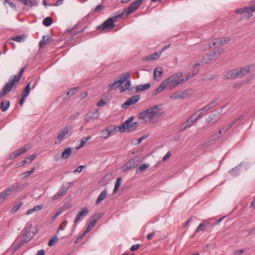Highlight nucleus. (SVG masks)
Here are the masks:
<instances>
[{"label":"nucleus","mask_w":255,"mask_h":255,"mask_svg":"<svg viewBox=\"0 0 255 255\" xmlns=\"http://www.w3.org/2000/svg\"><path fill=\"white\" fill-rule=\"evenodd\" d=\"M8 195L5 192V190L3 191L2 192L0 193V203H1L3 202L4 199L8 197Z\"/></svg>","instance_id":"obj_55"},{"label":"nucleus","mask_w":255,"mask_h":255,"mask_svg":"<svg viewBox=\"0 0 255 255\" xmlns=\"http://www.w3.org/2000/svg\"><path fill=\"white\" fill-rule=\"evenodd\" d=\"M139 100L138 95H134L128 98L123 105L122 108L126 109L129 106L135 104Z\"/></svg>","instance_id":"obj_13"},{"label":"nucleus","mask_w":255,"mask_h":255,"mask_svg":"<svg viewBox=\"0 0 255 255\" xmlns=\"http://www.w3.org/2000/svg\"><path fill=\"white\" fill-rule=\"evenodd\" d=\"M28 150V148H26V147H23L21 148H19L18 149H16L14 150L13 153L10 155V158L11 159H14L24 153H25L27 150Z\"/></svg>","instance_id":"obj_18"},{"label":"nucleus","mask_w":255,"mask_h":255,"mask_svg":"<svg viewBox=\"0 0 255 255\" xmlns=\"http://www.w3.org/2000/svg\"><path fill=\"white\" fill-rule=\"evenodd\" d=\"M36 157V155L35 154H33L31 155L27 156L25 158L28 162V163L32 162Z\"/></svg>","instance_id":"obj_62"},{"label":"nucleus","mask_w":255,"mask_h":255,"mask_svg":"<svg viewBox=\"0 0 255 255\" xmlns=\"http://www.w3.org/2000/svg\"><path fill=\"white\" fill-rule=\"evenodd\" d=\"M43 24L46 26H49L53 23V20L51 17H46L43 20Z\"/></svg>","instance_id":"obj_41"},{"label":"nucleus","mask_w":255,"mask_h":255,"mask_svg":"<svg viewBox=\"0 0 255 255\" xmlns=\"http://www.w3.org/2000/svg\"><path fill=\"white\" fill-rule=\"evenodd\" d=\"M150 83H147L144 85H139L136 86V91L137 92L147 90L150 87Z\"/></svg>","instance_id":"obj_25"},{"label":"nucleus","mask_w":255,"mask_h":255,"mask_svg":"<svg viewBox=\"0 0 255 255\" xmlns=\"http://www.w3.org/2000/svg\"><path fill=\"white\" fill-rule=\"evenodd\" d=\"M104 6L102 4L98 5L93 10H92L89 14H92L94 13H98L103 8Z\"/></svg>","instance_id":"obj_49"},{"label":"nucleus","mask_w":255,"mask_h":255,"mask_svg":"<svg viewBox=\"0 0 255 255\" xmlns=\"http://www.w3.org/2000/svg\"><path fill=\"white\" fill-rule=\"evenodd\" d=\"M51 39V37L49 35L43 36L42 39L39 42V47L42 48L46 44L49 43Z\"/></svg>","instance_id":"obj_22"},{"label":"nucleus","mask_w":255,"mask_h":255,"mask_svg":"<svg viewBox=\"0 0 255 255\" xmlns=\"http://www.w3.org/2000/svg\"><path fill=\"white\" fill-rule=\"evenodd\" d=\"M241 164H239L235 168H232L229 171L230 174L233 176L237 175L241 169Z\"/></svg>","instance_id":"obj_34"},{"label":"nucleus","mask_w":255,"mask_h":255,"mask_svg":"<svg viewBox=\"0 0 255 255\" xmlns=\"http://www.w3.org/2000/svg\"><path fill=\"white\" fill-rule=\"evenodd\" d=\"M99 113L98 111H90L85 115L84 120L86 122L88 123L91 120L98 118Z\"/></svg>","instance_id":"obj_12"},{"label":"nucleus","mask_w":255,"mask_h":255,"mask_svg":"<svg viewBox=\"0 0 255 255\" xmlns=\"http://www.w3.org/2000/svg\"><path fill=\"white\" fill-rule=\"evenodd\" d=\"M25 38L26 36L24 35H20L16 36L12 38L11 40L13 41H16L17 42H21L24 41L25 40Z\"/></svg>","instance_id":"obj_42"},{"label":"nucleus","mask_w":255,"mask_h":255,"mask_svg":"<svg viewBox=\"0 0 255 255\" xmlns=\"http://www.w3.org/2000/svg\"><path fill=\"white\" fill-rule=\"evenodd\" d=\"M125 11V10L118 11L113 16L109 18L101 25L98 26L97 29L101 30H112L115 26L114 23L117 21L118 18H121L123 15Z\"/></svg>","instance_id":"obj_2"},{"label":"nucleus","mask_w":255,"mask_h":255,"mask_svg":"<svg viewBox=\"0 0 255 255\" xmlns=\"http://www.w3.org/2000/svg\"><path fill=\"white\" fill-rule=\"evenodd\" d=\"M77 91H78V88L77 87L72 88L69 91L67 92V96H72L74 94H75Z\"/></svg>","instance_id":"obj_61"},{"label":"nucleus","mask_w":255,"mask_h":255,"mask_svg":"<svg viewBox=\"0 0 255 255\" xmlns=\"http://www.w3.org/2000/svg\"><path fill=\"white\" fill-rule=\"evenodd\" d=\"M67 223L68 222L67 221H64V222H63L59 226L58 230L57 231V234L59 232V231L64 230L65 227H66Z\"/></svg>","instance_id":"obj_56"},{"label":"nucleus","mask_w":255,"mask_h":255,"mask_svg":"<svg viewBox=\"0 0 255 255\" xmlns=\"http://www.w3.org/2000/svg\"><path fill=\"white\" fill-rule=\"evenodd\" d=\"M4 0V4L5 3H7L14 10H15V11L17 10V8H16V5L15 4H14V3H13L12 1H11L9 0Z\"/></svg>","instance_id":"obj_53"},{"label":"nucleus","mask_w":255,"mask_h":255,"mask_svg":"<svg viewBox=\"0 0 255 255\" xmlns=\"http://www.w3.org/2000/svg\"><path fill=\"white\" fill-rule=\"evenodd\" d=\"M163 71L162 68L161 67L156 68L154 69V72H153L154 79L155 80L159 81L161 79L160 78H161L162 74H163Z\"/></svg>","instance_id":"obj_21"},{"label":"nucleus","mask_w":255,"mask_h":255,"mask_svg":"<svg viewBox=\"0 0 255 255\" xmlns=\"http://www.w3.org/2000/svg\"><path fill=\"white\" fill-rule=\"evenodd\" d=\"M72 128L70 126H66L61 129L55 141L56 144H60L64 139L65 136L68 133L69 131Z\"/></svg>","instance_id":"obj_9"},{"label":"nucleus","mask_w":255,"mask_h":255,"mask_svg":"<svg viewBox=\"0 0 255 255\" xmlns=\"http://www.w3.org/2000/svg\"><path fill=\"white\" fill-rule=\"evenodd\" d=\"M113 131V130L109 128L103 129L101 132V137L103 138H107Z\"/></svg>","instance_id":"obj_26"},{"label":"nucleus","mask_w":255,"mask_h":255,"mask_svg":"<svg viewBox=\"0 0 255 255\" xmlns=\"http://www.w3.org/2000/svg\"><path fill=\"white\" fill-rule=\"evenodd\" d=\"M149 166V164L147 163H144L140 166L138 168L136 169V172L137 174L143 172L145 170L148 168Z\"/></svg>","instance_id":"obj_33"},{"label":"nucleus","mask_w":255,"mask_h":255,"mask_svg":"<svg viewBox=\"0 0 255 255\" xmlns=\"http://www.w3.org/2000/svg\"><path fill=\"white\" fill-rule=\"evenodd\" d=\"M30 84L31 83L29 82L26 87L24 88L22 93V97L27 98L29 95L30 90Z\"/></svg>","instance_id":"obj_32"},{"label":"nucleus","mask_w":255,"mask_h":255,"mask_svg":"<svg viewBox=\"0 0 255 255\" xmlns=\"http://www.w3.org/2000/svg\"><path fill=\"white\" fill-rule=\"evenodd\" d=\"M10 106V102L9 101H7L4 102L2 101L1 102V111L3 112L6 111Z\"/></svg>","instance_id":"obj_37"},{"label":"nucleus","mask_w":255,"mask_h":255,"mask_svg":"<svg viewBox=\"0 0 255 255\" xmlns=\"http://www.w3.org/2000/svg\"><path fill=\"white\" fill-rule=\"evenodd\" d=\"M223 52L224 49L219 48L214 50L212 52H211L210 54L213 55V58L214 59V57H218L220 56L223 53Z\"/></svg>","instance_id":"obj_36"},{"label":"nucleus","mask_w":255,"mask_h":255,"mask_svg":"<svg viewBox=\"0 0 255 255\" xmlns=\"http://www.w3.org/2000/svg\"><path fill=\"white\" fill-rule=\"evenodd\" d=\"M161 116L158 106L151 107L143 111L139 114V118L142 120L143 123H152Z\"/></svg>","instance_id":"obj_1"},{"label":"nucleus","mask_w":255,"mask_h":255,"mask_svg":"<svg viewBox=\"0 0 255 255\" xmlns=\"http://www.w3.org/2000/svg\"><path fill=\"white\" fill-rule=\"evenodd\" d=\"M251 70V66L247 65L246 66L240 68L238 71V77H243L249 73Z\"/></svg>","instance_id":"obj_19"},{"label":"nucleus","mask_w":255,"mask_h":255,"mask_svg":"<svg viewBox=\"0 0 255 255\" xmlns=\"http://www.w3.org/2000/svg\"><path fill=\"white\" fill-rule=\"evenodd\" d=\"M80 115L79 112H76L73 113L69 117L70 120L73 121L75 120Z\"/></svg>","instance_id":"obj_64"},{"label":"nucleus","mask_w":255,"mask_h":255,"mask_svg":"<svg viewBox=\"0 0 255 255\" xmlns=\"http://www.w3.org/2000/svg\"><path fill=\"white\" fill-rule=\"evenodd\" d=\"M22 205V202H20L17 205H15L11 209L10 213L11 214H13V213L16 212L19 209V208L21 207Z\"/></svg>","instance_id":"obj_51"},{"label":"nucleus","mask_w":255,"mask_h":255,"mask_svg":"<svg viewBox=\"0 0 255 255\" xmlns=\"http://www.w3.org/2000/svg\"><path fill=\"white\" fill-rule=\"evenodd\" d=\"M168 87L163 80L160 84V85L152 92L153 96H156L159 93L162 92L165 88Z\"/></svg>","instance_id":"obj_20"},{"label":"nucleus","mask_w":255,"mask_h":255,"mask_svg":"<svg viewBox=\"0 0 255 255\" xmlns=\"http://www.w3.org/2000/svg\"><path fill=\"white\" fill-rule=\"evenodd\" d=\"M218 104V99H216L215 100L211 102L209 104L204 107V109H205L206 112H208L211 109L217 106Z\"/></svg>","instance_id":"obj_23"},{"label":"nucleus","mask_w":255,"mask_h":255,"mask_svg":"<svg viewBox=\"0 0 255 255\" xmlns=\"http://www.w3.org/2000/svg\"><path fill=\"white\" fill-rule=\"evenodd\" d=\"M130 86V81H127V82L125 83L124 86L121 87V92H124L129 89Z\"/></svg>","instance_id":"obj_52"},{"label":"nucleus","mask_w":255,"mask_h":255,"mask_svg":"<svg viewBox=\"0 0 255 255\" xmlns=\"http://www.w3.org/2000/svg\"><path fill=\"white\" fill-rule=\"evenodd\" d=\"M207 112L205 111V109H204V107L200 110L197 111L194 115L196 117L197 120H198L200 118L202 117L204 115H205V113Z\"/></svg>","instance_id":"obj_30"},{"label":"nucleus","mask_w":255,"mask_h":255,"mask_svg":"<svg viewBox=\"0 0 255 255\" xmlns=\"http://www.w3.org/2000/svg\"><path fill=\"white\" fill-rule=\"evenodd\" d=\"M131 73L128 72L123 74L121 76L116 78L113 83H110L108 86V90L111 91L119 87L121 84L126 81L130 77Z\"/></svg>","instance_id":"obj_5"},{"label":"nucleus","mask_w":255,"mask_h":255,"mask_svg":"<svg viewBox=\"0 0 255 255\" xmlns=\"http://www.w3.org/2000/svg\"><path fill=\"white\" fill-rule=\"evenodd\" d=\"M107 195V192L106 190L103 191L98 196L96 201V204L98 205L100 204L106 197Z\"/></svg>","instance_id":"obj_24"},{"label":"nucleus","mask_w":255,"mask_h":255,"mask_svg":"<svg viewBox=\"0 0 255 255\" xmlns=\"http://www.w3.org/2000/svg\"><path fill=\"white\" fill-rule=\"evenodd\" d=\"M122 179L121 177H118L116 180V182L115 183V187L113 190V193H116L117 191L118 190V188H119V186L122 184Z\"/></svg>","instance_id":"obj_44"},{"label":"nucleus","mask_w":255,"mask_h":255,"mask_svg":"<svg viewBox=\"0 0 255 255\" xmlns=\"http://www.w3.org/2000/svg\"><path fill=\"white\" fill-rule=\"evenodd\" d=\"M133 120L132 116L129 117L125 122L123 123L119 128L120 131L124 132L128 130V132L134 130L138 126L137 122H133L131 124Z\"/></svg>","instance_id":"obj_4"},{"label":"nucleus","mask_w":255,"mask_h":255,"mask_svg":"<svg viewBox=\"0 0 255 255\" xmlns=\"http://www.w3.org/2000/svg\"><path fill=\"white\" fill-rule=\"evenodd\" d=\"M72 149L70 147L66 148L62 153V158L64 159H67L71 154Z\"/></svg>","instance_id":"obj_27"},{"label":"nucleus","mask_w":255,"mask_h":255,"mask_svg":"<svg viewBox=\"0 0 255 255\" xmlns=\"http://www.w3.org/2000/svg\"><path fill=\"white\" fill-rule=\"evenodd\" d=\"M138 165V160L134 159L132 158L129 160L126 164L123 165L122 167V170L123 172H126L128 170H131L135 167H136Z\"/></svg>","instance_id":"obj_10"},{"label":"nucleus","mask_w":255,"mask_h":255,"mask_svg":"<svg viewBox=\"0 0 255 255\" xmlns=\"http://www.w3.org/2000/svg\"><path fill=\"white\" fill-rule=\"evenodd\" d=\"M205 229V225L204 223H201L197 228L195 233H198L200 231H204Z\"/></svg>","instance_id":"obj_63"},{"label":"nucleus","mask_w":255,"mask_h":255,"mask_svg":"<svg viewBox=\"0 0 255 255\" xmlns=\"http://www.w3.org/2000/svg\"><path fill=\"white\" fill-rule=\"evenodd\" d=\"M99 216L97 214H95L92 217H91V218H90V221L89 222V224H88L89 227H92L93 228L96 225L97 220L99 219Z\"/></svg>","instance_id":"obj_28"},{"label":"nucleus","mask_w":255,"mask_h":255,"mask_svg":"<svg viewBox=\"0 0 255 255\" xmlns=\"http://www.w3.org/2000/svg\"><path fill=\"white\" fill-rule=\"evenodd\" d=\"M28 185V184H20L19 183H15L12 185L9 186L7 188H6L5 191L9 196L11 193L20 191L26 188Z\"/></svg>","instance_id":"obj_6"},{"label":"nucleus","mask_w":255,"mask_h":255,"mask_svg":"<svg viewBox=\"0 0 255 255\" xmlns=\"http://www.w3.org/2000/svg\"><path fill=\"white\" fill-rule=\"evenodd\" d=\"M238 10V9L236 10V12L238 14H244L243 15V17H246V18L247 19H249L253 16V14L252 13L253 11H248V10H245L244 9V10L243 11V12H237V11Z\"/></svg>","instance_id":"obj_31"},{"label":"nucleus","mask_w":255,"mask_h":255,"mask_svg":"<svg viewBox=\"0 0 255 255\" xmlns=\"http://www.w3.org/2000/svg\"><path fill=\"white\" fill-rule=\"evenodd\" d=\"M188 97V94L186 92H180L179 93H174L170 97L173 100L184 99Z\"/></svg>","instance_id":"obj_17"},{"label":"nucleus","mask_w":255,"mask_h":255,"mask_svg":"<svg viewBox=\"0 0 255 255\" xmlns=\"http://www.w3.org/2000/svg\"><path fill=\"white\" fill-rule=\"evenodd\" d=\"M26 243H27V242H26L25 241H24V240L23 239H22V240H21L18 243V244L14 247V251H16L17 250H18L19 248H20L21 246H22Z\"/></svg>","instance_id":"obj_59"},{"label":"nucleus","mask_w":255,"mask_h":255,"mask_svg":"<svg viewBox=\"0 0 255 255\" xmlns=\"http://www.w3.org/2000/svg\"><path fill=\"white\" fill-rule=\"evenodd\" d=\"M220 40L221 46H223L225 44L229 42L231 40V38L229 37H224L219 38Z\"/></svg>","instance_id":"obj_48"},{"label":"nucleus","mask_w":255,"mask_h":255,"mask_svg":"<svg viewBox=\"0 0 255 255\" xmlns=\"http://www.w3.org/2000/svg\"><path fill=\"white\" fill-rule=\"evenodd\" d=\"M244 10H248V11H255V2L254 6H250V7H247L245 6L244 7H242L241 8H239L237 10V12H243V11Z\"/></svg>","instance_id":"obj_39"},{"label":"nucleus","mask_w":255,"mask_h":255,"mask_svg":"<svg viewBox=\"0 0 255 255\" xmlns=\"http://www.w3.org/2000/svg\"><path fill=\"white\" fill-rule=\"evenodd\" d=\"M198 72V71H193L189 72L186 76V78H184V80H185V82L187 81L188 79H191L193 78Z\"/></svg>","instance_id":"obj_46"},{"label":"nucleus","mask_w":255,"mask_h":255,"mask_svg":"<svg viewBox=\"0 0 255 255\" xmlns=\"http://www.w3.org/2000/svg\"><path fill=\"white\" fill-rule=\"evenodd\" d=\"M25 67H23L21 70H20V72L18 75H15L13 78V79L16 81V82H18L20 79V78L22 76V74L24 71Z\"/></svg>","instance_id":"obj_50"},{"label":"nucleus","mask_w":255,"mask_h":255,"mask_svg":"<svg viewBox=\"0 0 255 255\" xmlns=\"http://www.w3.org/2000/svg\"><path fill=\"white\" fill-rule=\"evenodd\" d=\"M91 138V136L83 137L81 139V142H80V143L78 147H77V149H79L82 148V147H83L85 145V144L86 143V142L88 140L90 139Z\"/></svg>","instance_id":"obj_40"},{"label":"nucleus","mask_w":255,"mask_h":255,"mask_svg":"<svg viewBox=\"0 0 255 255\" xmlns=\"http://www.w3.org/2000/svg\"><path fill=\"white\" fill-rule=\"evenodd\" d=\"M142 2V0H136L131 2L128 9L126 14L127 16L132 13L136 9H137L140 6Z\"/></svg>","instance_id":"obj_11"},{"label":"nucleus","mask_w":255,"mask_h":255,"mask_svg":"<svg viewBox=\"0 0 255 255\" xmlns=\"http://www.w3.org/2000/svg\"><path fill=\"white\" fill-rule=\"evenodd\" d=\"M58 241V238L57 236V234H56L52 238H51L49 242H48V246H53L56 243H57Z\"/></svg>","instance_id":"obj_47"},{"label":"nucleus","mask_w":255,"mask_h":255,"mask_svg":"<svg viewBox=\"0 0 255 255\" xmlns=\"http://www.w3.org/2000/svg\"><path fill=\"white\" fill-rule=\"evenodd\" d=\"M164 81L170 90H172L181 83L185 82L184 78H182V73L181 72L173 74Z\"/></svg>","instance_id":"obj_3"},{"label":"nucleus","mask_w":255,"mask_h":255,"mask_svg":"<svg viewBox=\"0 0 255 255\" xmlns=\"http://www.w3.org/2000/svg\"><path fill=\"white\" fill-rule=\"evenodd\" d=\"M197 121V119L193 114L188 118V119L186 122L188 124V125L191 127L193 124V123H195Z\"/></svg>","instance_id":"obj_38"},{"label":"nucleus","mask_w":255,"mask_h":255,"mask_svg":"<svg viewBox=\"0 0 255 255\" xmlns=\"http://www.w3.org/2000/svg\"><path fill=\"white\" fill-rule=\"evenodd\" d=\"M211 43L212 44H211V43L209 44L210 48H216L221 46L220 44V38H216L214 39V41Z\"/></svg>","instance_id":"obj_35"},{"label":"nucleus","mask_w":255,"mask_h":255,"mask_svg":"<svg viewBox=\"0 0 255 255\" xmlns=\"http://www.w3.org/2000/svg\"><path fill=\"white\" fill-rule=\"evenodd\" d=\"M69 206L68 205L62 206L60 207L56 212V213L55 214V215L53 216V218L56 219L57 218L60 214H62V212L66 211L67 209L69 208Z\"/></svg>","instance_id":"obj_29"},{"label":"nucleus","mask_w":255,"mask_h":255,"mask_svg":"<svg viewBox=\"0 0 255 255\" xmlns=\"http://www.w3.org/2000/svg\"><path fill=\"white\" fill-rule=\"evenodd\" d=\"M243 116H241L239 117L238 118L235 119L234 120H233L231 123H230L229 125H228V127H230V128H231L234 124L237 123L238 122L241 121L243 119Z\"/></svg>","instance_id":"obj_54"},{"label":"nucleus","mask_w":255,"mask_h":255,"mask_svg":"<svg viewBox=\"0 0 255 255\" xmlns=\"http://www.w3.org/2000/svg\"><path fill=\"white\" fill-rule=\"evenodd\" d=\"M32 224H27L23 230V236L22 239L27 242H29L34 236V233L31 232Z\"/></svg>","instance_id":"obj_8"},{"label":"nucleus","mask_w":255,"mask_h":255,"mask_svg":"<svg viewBox=\"0 0 255 255\" xmlns=\"http://www.w3.org/2000/svg\"><path fill=\"white\" fill-rule=\"evenodd\" d=\"M213 59L214 58L213 54H206L203 56L202 60L200 62L195 63L193 65V67H196L199 66L203 65Z\"/></svg>","instance_id":"obj_14"},{"label":"nucleus","mask_w":255,"mask_h":255,"mask_svg":"<svg viewBox=\"0 0 255 255\" xmlns=\"http://www.w3.org/2000/svg\"><path fill=\"white\" fill-rule=\"evenodd\" d=\"M188 127H190L188 124L186 122L183 123L180 126L179 128V131H183L185 130Z\"/></svg>","instance_id":"obj_58"},{"label":"nucleus","mask_w":255,"mask_h":255,"mask_svg":"<svg viewBox=\"0 0 255 255\" xmlns=\"http://www.w3.org/2000/svg\"><path fill=\"white\" fill-rule=\"evenodd\" d=\"M69 187H65L64 186L61 187V189L59 190L58 192L62 195L63 196L67 193Z\"/></svg>","instance_id":"obj_60"},{"label":"nucleus","mask_w":255,"mask_h":255,"mask_svg":"<svg viewBox=\"0 0 255 255\" xmlns=\"http://www.w3.org/2000/svg\"><path fill=\"white\" fill-rule=\"evenodd\" d=\"M222 134V130H219L218 132L215 133L210 137V141H215L219 139L221 137Z\"/></svg>","instance_id":"obj_43"},{"label":"nucleus","mask_w":255,"mask_h":255,"mask_svg":"<svg viewBox=\"0 0 255 255\" xmlns=\"http://www.w3.org/2000/svg\"><path fill=\"white\" fill-rule=\"evenodd\" d=\"M238 70L236 69H233L231 70L228 71L224 76L226 79H235L238 77Z\"/></svg>","instance_id":"obj_16"},{"label":"nucleus","mask_w":255,"mask_h":255,"mask_svg":"<svg viewBox=\"0 0 255 255\" xmlns=\"http://www.w3.org/2000/svg\"><path fill=\"white\" fill-rule=\"evenodd\" d=\"M16 83H17L16 81L13 78H10L8 82L3 86L2 90L0 92V98L4 97L6 94L9 93Z\"/></svg>","instance_id":"obj_7"},{"label":"nucleus","mask_w":255,"mask_h":255,"mask_svg":"<svg viewBox=\"0 0 255 255\" xmlns=\"http://www.w3.org/2000/svg\"><path fill=\"white\" fill-rule=\"evenodd\" d=\"M160 54H158L157 52H155L152 54H151L150 55L147 56L146 57V59L147 60H152L154 59H157L158 57H159Z\"/></svg>","instance_id":"obj_45"},{"label":"nucleus","mask_w":255,"mask_h":255,"mask_svg":"<svg viewBox=\"0 0 255 255\" xmlns=\"http://www.w3.org/2000/svg\"><path fill=\"white\" fill-rule=\"evenodd\" d=\"M88 210L87 207H83L81 209L80 211L77 215L75 220L74 223H77L79 221L83 220V218L87 216L88 214Z\"/></svg>","instance_id":"obj_15"},{"label":"nucleus","mask_w":255,"mask_h":255,"mask_svg":"<svg viewBox=\"0 0 255 255\" xmlns=\"http://www.w3.org/2000/svg\"><path fill=\"white\" fill-rule=\"evenodd\" d=\"M35 168L33 167L30 171H27L23 173L21 175L23 176V178L29 176L30 174L33 173Z\"/></svg>","instance_id":"obj_57"}]
</instances>
